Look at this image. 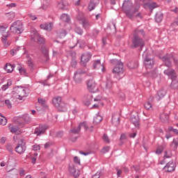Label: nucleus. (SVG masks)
<instances>
[{"instance_id":"f257e3e1","label":"nucleus","mask_w":178,"mask_h":178,"mask_svg":"<svg viewBox=\"0 0 178 178\" xmlns=\"http://www.w3.org/2000/svg\"><path fill=\"white\" fill-rule=\"evenodd\" d=\"M113 65H115L113 72L115 74V77L118 80H120L122 77H124V70H123V63L118 59L111 60Z\"/></svg>"},{"instance_id":"f03ea898","label":"nucleus","mask_w":178,"mask_h":178,"mask_svg":"<svg viewBox=\"0 0 178 178\" xmlns=\"http://www.w3.org/2000/svg\"><path fill=\"white\" fill-rule=\"evenodd\" d=\"M131 3H130L129 1H124L122 5V10L123 12L128 16V17H130V19H133L134 17V15L138 12V9L140 8V6H138L136 7H131L129 8L127 7V5H131Z\"/></svg>"},{"instance_id":"7ed1b4c3","label":"nucleus","mask_w":178,"mask_h":178,"mask_svg":"<svg viewBox=\"0 0 178 178\" xmlns=\"http://www.w3.org/2000/svg\"><path fill=\"white\" fill-rule=\"evenodd\" d=\"M13 93L14 95L18 94V95H15V97L17 99L22 101V99L25 98V97H28V95L30 94V90L27 88L17 86L14 89Z\"/></svg>"},{"instance_id":"20e7f679","label":"nucleus","mask_w":178,"mask_h":178,"mask_svg":"<svg viewBox=\"0 0 178 178\" xmlns=\"http://www.w3.org/2000/svg\"><path fill=\"white\" fill-rule=\"evenodd\" d=\"M52 102L54 106H56L60 112H66L67 111L66 104L62 101V97L60 96H57L53 98Z\"/></svg>"},{"instance_id":"39448f33","label":"nucleus","mask_w":178,"mask_h":178,"mask_svg":"<svg viewBox=\"0 0 178 178\" xmlns=\"http://www.w3.org/2000/svg\"><path fill=\"white\" fill-rule=\"evenodd\" d=\"M147 54V52L145 51L143 54V63L146 69H152V67H154V65H155V61L153 58L149 57Z\"/></svg>"},{"instance_id":"423d86ee","label":"nucleus","mask_w":178,"mask_h":178,"mask_svg":"<svg viewBox=\"0 0 178 178\" xmlns=\"http://www.w3.org/2000/svg\"><path fill=\"white\" fill-rule=\"evenodd\" d=\"M10 30L15 34H22V32L24 31L23 29V24L20 21L15 22L10 27Z\"/></svg>"},{"instance_id":"0eeeda50","label":"nucleus","mask_w":178,"mask_h":178,"mask_svg":"<svg viewBox=\"0 0 178 178\" xmlns=\"http://www.w3.org/2000/svg\"><path fill=\"white\" fill-rule=\"evenodd\" d=\"M32 35L33 36L31 40L35 42H38L40 45H42L45 44V39L41 36V35L38 34V31L34 29L32 31Z\"/></svg>"},{"instance_id":"6e6552de","label":"nucleus","mask_w":178,"mask_h":178,"mask_svg":"<svg viewBox=\"0 0 178 178\" xmlns=\"http://www.w3.org/2000/svg\"><path fill=\"white\" fill-rule=\"evenodd\" d=\"M132 44L134 48H138V47L143 48V47L145 45L144 40L137 35H134V38L132 40Z\"/></svg>"},{"instance_id":"1a4fd4ad","label":"nucleus","mask_w":178,"mask_h":178,"mask_svg":"<svg viewBox=\"0 0 178 178\" xmlns=\"http://www.w3.org/2000/svg\"><path fill=\"white\" fill-rule=\"evenodd\" d=\"M48 130V125L44 124H40L39 127H36L34 131V134H36L37 136H41V134H44L45 131Z\"/></svg>"},{"instance_id":"9d476101","label":"nucleus","mask_w":178,"mask_h":178,"mask_svg":"<svg viewBox=\"0 0 178 178\" xmlns=\"http://www.w3.org/2000/svg\"><path fill=\"white\" fill-rule=\"evenodd\" d=\"M87 87L90 92H95L97 91V83L94 79H90L87 81Z\"/></svg>"},{"instance_id":"9b49d317","label":"nucleus","mask_w":178,"mask_h":178,"mask_svg":"<svg viewBox=\"0 0 178 178\" xmlns=\"http://www.w3.org/2000/svg\"><path fill=\"white\" fill-rule=\"evenodd\" d=\"M80 129H84V130H88V126L87 125V122H81L79 127L77 128H74L72 130H71V132L74 134H78V133H80Z\"/></svg>"},{"instance_id":"f8f14e48","label":"nucleus","mask_w":178,"mask_h":178,"mask_svg":"<svg viewBox=\"0 0 178 178\" xmlns=\"http://www.w3.org/2000/svg\"><path fill=\"white\" fill-rule=\"evenodd\" d=\"M175 169L176 163H175L173 161H169L164 167V170L170 173H172V172H175Z\"/></svg>"},{"instance_id":"ddd939ff","label":"nucleus","mask_w":178,"mask_h":178,"mask_svg":"<svg viewBox=\"0 0 178 178\" xmlns=\"http://www.w3.org/2000/svg\"><path fill=\"white\" fill-rule=\"evenodd\" d=\"M84 72L81 70H78L75 73L74 76V79L76 81V83H81V74H83Z\"/></svg>"},{"instance_id":"4468645a","label":"nucleus","mask_w":178,"mask_h":178,"mask_svg":"<svg viewBox=\"0 0 178 178\" xmlns=\"http://www.w3.org/2000/svg\"><path fill=\"white\" fill-rule=\"evenodd\" d=\"M69 172L70 174L72 175V176H74V177H79V176H80V171H79V170H76V168H74V166H70L69 168Z\"/></svg>"},{"instance_id":"2eb2a0df","label":"nucleus","mask_w":178,"mask_h":178,"mask_svg":"<svg viewBox=\"0 0 178 178\" xmlns=\"http://www.w3.org/2000/svg\"><path fill=\"white\" fill-rule=\"evenodd\" d=\"M94 69H102V72L104 73L105 72V67L101 64V60H95L93 63Z\"/></svg>"},{"instance_id":"dca6fc26","label":"nucleus","mask_w":178,"mask_h":178,"mask_svg":"<svg viewBox=\"0 0 178 178\" xmlns=\"http://www.w3.org/2000/svg\"><path fill=\"white\" fill-rule=\"evenodd\" d=\"M91 59V54L90 53H85L82 54L81 57V63L84 65V63H87L88 60Z\"/></svg>"},{"instance_id":"f3484780","label":"nucleus","mask_w":178,"mask_h":178,"mask_svg":"<svg viewBox=\"0 0 178 178\" xmlns=\"http://www.w3.org/2000/svg\"><path fill=\"white\" fill-rule=\"evenodd\" d=\"M41 52L42 55L44 56L46 61L47 62V60L49 59V50L47 49V47L42 46Z\"/></svg>"},{"instance_id":"a211bd4d","label":"nucleus","mask_w":178,"mask_h":178,"mask_svg":"<svg viewBox=\"0 0 178 178\" xmlns=\"http://www.w3.org/2000/svg\"><path fill=\"white\" fill-rule=\"evenodd\" d=\"M40 27L42 30H46V31H51L54 26L52 22H50L49 24H40Z\"/></svg>"},{"instance_id":"6ab92c4d","label":"nucleus","mask_w":178,"mask_h":178,"mask_svg":"<svg viewBox=\"0 0 178 178\" xmlns=\"http://www.w3.org/2000/svg\"><path fill=\"white\" fill-rule=\"evenodd\" d=\"M131 122L136 129H140V118H138V116H132Z\"/></svg>"},{"instance_id":"aec40b11","label":"nucleus","mask_w":178,"mask_h":178,"mask_svg":"<svg viewBox=\"0 0 178 178\" xmlns=\"http://www.w3.org/2000/svg\"><path fill=\"white\" fill-rule=\"evenodd\" d=\"M78 20L79 21V23L81 24H82V26H83V29H85V30H87V29H90V27L91 26V24L88 21H87L84 19H80V18H78Z\"/></svg>"},{"instance_id":"412c9836","label":"nucleus","mask_w":178,"mask_h":178,"mask_svg":"<svg viewBox=\"0 0 178 178\" xmlns=\"http://www.w3.org/2000/svg\"><path fill=\"white\" fill-rule=\"evenodd\" d=\"M111 122L114 126H118L119 123H120V116H119V114L113 115Z\"/></svg>"},{"instance_id":"4be33fe9","label":"nucleus","mask_w":178,"mask_h":178,"mask_svg":"<svg viewBox=\"0 0 178 178\" xmlns=\"http://www.w3.org/2000/svg\"><path fill=\"white\" fill-rule=\"evenodd\" d=\"M165 95H166V90H165L164 89H161L157 92L156 98L157 101H161V99H162V98H163Z\"/></svg>"},{"instance_id":"5701e85b","label":"nucleus","mask_w":178,"mask_h":178,"mask_svg":"<svg viewBox=\"0 0 178 178\" xmlns=\"http://www.w3.org/2000/svg\"><path fill=\"white\" fill-rule=\"evenodd\" d=\"M164 74H166L167 76H168V77H170V79L172 80L175 79V77H176V74L175 73V70H165L164 71Z\"/></svg>"},{"instance_id":"b1692460","label":"nucleus","mask_w":178,"mask_h":178,"mask_svg":"<svg viewBox=\"0 0 178 178\" xmlns=\"http://www.w3.org/2000/svg\"><path fill=\"white\" fill-rule=\"evenodd\" d=\"M92 102V95H88L85 96L83 102L86 106H88L89 105H91V102Z\"/></svg>"},{"instance_id":"393cba45","label":"nucleus","mask_w":178,"mask_h":178,"mask_svg":"<svg viewBox=\"0 0 178 178\" xmlns=\"http://www.w3.org/2000/svg\"><path fill=\"white\" fill-rule=\"evenodd\" d=\"M26 146H16L15 152L22 155V154H24L26 152Z\"/></svg>"},{"instance_id":"a878e982","label":"nucleus","mask_w":178,"mask_h":178,"mask_svg":"<svg viewBox=\"0 0 178 178\" xmlns=\"http://www.w3.org/2000/svg\"><path fill=\"white\" fill-rule=\"evenodd\" d=\"M127 67L129 69H136L138 67V62L137 61H131L127 63Z\"/></svg>"},{"instance_id":"bb28decb","label":"nucleus","mask_w":178,"mask_h":178,"mask_svg":"<svg viewBox=\"0 0 178 178\" xmlns=\"http://www.w3.org/2000/svg\"><path fill=\"white\" fill-rule=\"evenodd\" d=\"M52 0H44V3L42 6V9H44V10H47L48 8L51 7V2Z\"/></svg>"},{"instance_id":"cd10ccee","label":"nucleus","mask_w":178,"mask_h":178,"mask_svg":"<svg viewBox=\"0 0 178 178\" xmlns=\"http://www.w3.org/2000/svg\"><path fill=\"white\" fill-rule=\"evenodd\" d=\"M8 123V120L5 116L2 115V114L0 113V124H2V126L6 125Z\"/></svg>"},{"instance_id":"c85d7f7f","label":"nucleus","mask_w":178,"mask_h":178,"mask_svg":"<svg viewBox=\"0 0 178 178\" xmlns=\"http://www.w3.org/2000/svg\"><path fill=\"white\" fill-rule=\"evenodd\" d=\"M93 122L96 124H98V123H101V122H102V116L99 115H96L95 117H94Z\"/></svg>"},{"instance_id":"c756f323","label":"nucleus","mask_w":178,"mask_h":178,"mask_svg":"<svg viewBox=\"0 0 178 178\" xmlns=\"http://www.w3.org/2000/svg\"><path fill=\"white\" fill-rule=\"evenodd\" d=\"M4 69L7 72V73H12V72H13V65L7 63Z\"/></svg>"},{"instance_id":"7c9ffc66","label":"nucleus","mask_w":178,"mask_h":178,"mask_svg":"<svg viewBox=\"0 0 178 178\" xmlns=\"http://www.w3.org/2000/svg\"><path fill=\"white\" fill-rule=\"evenodd\" d=\"M170 87H171V88H172V90H177V88H178V81L172 79Z\"/></svg>"},{"instance_id":"2f4dec72","label":"nucleus","mask_w":178,"mask_h":178,"mask_svg":"<svg viewBox=\"0 0 178 178\" xmlns=\"http://www.w3.org/2000/svg\"><path fill=\"white\" fill-rule=\"evenodd\" d=\"M162 19H163V15L162 14H156L155 20L157 23H161V22H162Z\"/></svg>"},{"instance_id":"473e14b6","label":"nucleus","mask_w":178,"mask_h":178,"mask_svg":"<svg viewBox=\"0 0 178 178\" xmlns=\"http://www.w3.org/2000/svg\"><path fill=\"white\" fill-rule=\"evenodd\" d=\"M178 146V138L176 139H174L172 143L170 145L171 148H172V149H176V148H177Z\"/></svg>"},{"instance_id":"72a5a7b5","label":"nucleus","mask_w":178,"mask_h":178,"mask_svg":"<svg viewBox=\"0 0 178 178\" xmlns=\"http://www.w3.org/2000/svg\"><path fill=\"white\" fill-rule=\"evenodd\" d=\"M23 119H24L25 123L29 124L31 122V117H30V115H29V114L24 115Z\"/></svg>"},{"instance_id":"f704fd0d","label":"nucleus","mask_w":178,"mask_h":178,"mask_svg":"<svg viewBox=\"0 0 178 178\" xmlns=\"http://www.w3.org/2000/svg\"><path fill=\"white\" fill-rule=\"evenodd\" d=\"M163 62H164L165 66H167V67H170V66H172V63L170 62V58L164 57Z\"/></svg>"},{"instance_id":"c9c22d12","label":"nucleus","mask_w":178,"mask_h":178,"mask_svg":"<svg viewBox=\"0 0 178 178\" xmlns=\"http://www.w3.org/2000/svg\"><path fill=\"white\" fill-rule=\"evenodd\" d=\"M39 104H41V105L43 106V108H48V106L47 105V101L44 99L39 98L38 99Z\"/></svg>"},{"instance_id":"e433bc0d","label":"nucleus","mask_w":178,"mask_h":178,"mask_svg":"<svg viewBox=\"0 0 178 178\" xmlns=\"http://www.w3.org/2000/svg\"><path fill=\"white\" fill-rule=\"evenodd\" d=\"M17 146H26V143H24V138L23 137L18 138V143Z\"/></svg>"},{"instance_id":"4c0bfd02","label":"nucleus","mask_w":178,"mask_h":178,"mask_svg":"<svg viewBox=\"0 0 178 178\" xmlns=\"http://www.w3.org/2000/svg\"><path fill=\"white\" fill-rule=\"evenodd\" d=\"M8 127L10 133L15 134L17 132V127L12 126V124H10Z\"/></svg>"},{"instance_id":"58836bf2","label":"nucleus","mask_w":178,"mask_h":178,"mask_svg":"<svg viewBox=\"0 0 178 178\" xmlns=\"http://www.w3.org/2000/svg\"><path fill=\"white\" fill-rule=\"evenodd\" d=\"M111 88H112V81H108L106 84V91L111 92Z\"/></svg>"},{"instance_id":"ea45409f","label":"nucleus","mask_w":178,"mask_h":178,"mask_svg":"<svg viewBox=\"0 0 178 178\" xmlns=\"http://www.w3.org/2000/svg\"><path fill=\"white\" fill-rule=\"evenodd\" d=\"M74 31L75 33H76V34H79V35H83V29H81V28L76 26L74 29Z\"/></svg>"},{"instance_id":"a19ab883","label":"nucleus","mask_w":178,"mask_h":178,"mask_svg":"<svg viewBox=\"0 0 178 178\" xmlns=\"http://www.w3.org/2000/svg\"><path fill=\"white\" fill-rule=\"evenodd\" d=\"M88 9H89V10H90V12H91V10H94L95 9V3L91 1V2L89 3Z\"/></svg>"},{"instance_id":"79ce46f5","label":"nucleus","mask_w":178,"mask_h":178,"mask_svg":"<svg viewBox=\"0 0 178 178\" xmlns=\"http://www.w3.org/2000/svg\"><path fill=\"white\" fill-rule=\"evenodd\" d=\"M10 86H12V82H8L6 84L3 85L2 86V90L3 91H6V90H8V87H10Z\"/></svg>"},{"instance_id":"37998d69","label":"nucleus","mask_w":178,"mask_h":178,"mask_svg":"<svg viewBox=\"0 0 178 178\" xmlns=\"http://www.w3.org/2000/svg\"><path fill=\"white\" fill-rule=\"evenodd\" d=\"M60 20H62V22H65V23H67V14L61 15Z\"/></svg>"},{"instance_id":"c03bdc74","label":"nucleus","mask_w":178,"mask_h":178,"mask_svg":"<svg viewBox=\"0 0 178 178\" xmlns=\"http://www.w3.org/2000/svg\"><path fill=\"white\" fill-rule=\"evenodd\" d=\"M149 9H155V8H158V4L156 3L153 2L148 4Z\"/></svg>"},{"instance_id":"a18cd8bd","label":"nucleus","mask_w":178,"mask_h":178,"mask_svg":"<svg viewBox=\"0 0 178 178\" xmlns=\"http://www.w3.org/2000/svg\"><path fill=\"white\" fill-rule=\"evenodd\" d=\"M6 149L8 151V152H10V154L13 155V148H12V145H6Z\"/></svg>"},{"instance_id":"49530a36","label":"nucleus","mask_w":178,"mask_h":178,"mask_svg":"<svg viewBox=\"0 0 178 178\" xmlns=\"http://www.w3.org/2000/svg\"><path fill=\"white\" fill-rule=\"evenodd\" d=\"M145 109H151V108H152V104H151V103L149 102H147L144 105Z\"/></svg>"},{"instance_id":"de8ad7c7","label":"nucleus","mask_w":178,"mask_h":178,"mask_svg":"<svg viewBox=\"0 0 178 178\" xmlns=\"http://www.w3.org/2000/svg\"><path fill=\"white\" fill-rule=\"evenodd\" d=\"M111 149V147L109 146H106L105 147H104L102 150V152L103 154H106V152H109V150Z\"/></svg>"},{"instance_id":"09e8293b","label":"nucleus","mask_w":178,"mask_h":178,"mask_svg":"<svg viewBox=\"0 0 178 178\" xmlns=\"http://www.w3.org/2000/svg\"><path fill=\"white\" fill-rule=\"evenodd\" d=\"M5 104L6 105V106H8V108L9 109H10V108H12V103H10V99H6L5 100Z\"/></svg>"},{"instance_id":"8fccbe9b","label":"nucleus","mask_w":178,"mask_h":178,"mask_svg":"<svg viewBox=\"0 0 178 178\" xmlns=\"http://www.w3.org/2000/svg\"><path fill=\"white\" fill-rule=\"evenodd\" d=\"M74 163H76V165H81V161L80 159L77 156H74Z\"/></svg>"},{"instance_id":"3c124183","label":"nucleus","mask_w":178,"mask_h":178,"mask_svg":"<svg viewBox=\"0 0 178 178\" xmlns=\"http://www.w3.org/2000/svg\"><path fill=\"white\" fill-rule=\"evenodd\" d=\"M72 115H74V116L71 117L70 115H69V119H74L76 115H77V110L76 109L72 110Z\"/></svg>"},{"instance_id":"603ef678","label":"nucleus","mask_w":178,"mask_h":178,"mask_svg":"<svg viewBox=\"0 0 178 178\" xmlns=\"http://www.w3.org/2000/svg\"><path fill=\"white\" fill-rule=\"evenodd\" d=\"M163 116H164V115H161L160 116V119H161V122H168V119H169V116H168V115H166V116H165V119H163Z\"/></svg>"},{"instance_id":"864d4df0","label":"nucleus","mask_w":178,"mask_h":178,"mask_svg":"<svg viewBox=\"0 0 178 178\" xmlns=\"http://www.w3.org/2000/svg\"><path fill=\"white\" fill-rule=\"evenodd\" d=\"M17 51H19V48L13 49L10 51V53L13 56H15V54H16V52H17Z\"/></svg>"},{"instance_id":"5fc2aeb1","label":"nucleus","mask_w":178,"mask_h":178,"mask_svg":"<svg viewBox=\"0 0 178 178\" xmlns=\"http://www.w3.org/2000/svg\"><path fill=\"white\" fill-rule=\"evenodd\" d=\"M103 140L105 141V143H110L109 137H108L107 134H104L103 136Z\"/></svg>"},{"instance_id":"6e6d98bb","label":"nucleus","mask_w":178,"mask_h":178,"mask_svg":"<svg viewBox=\"0 0 178 178\" xmlns=\"http://www.w3.org/2000/svg\"><path fill=\"white\" fill-rule=\"evenodd\" d=\"M33 151H40L41 147L40 146V145H34L33 146Z\"/></svg>"},{"instance_id":"4d7b16f0","label":"nucleus","mask_w":178,"mask_h":178,"mask_svg":"<svg viewBox=\"0 0 178 178\" xmlns=\"http://www.w3.org/2000/svg\"><path fill=\"white\" fill-rule=\"evenodd\" d=\"M63 136H65V133L63 132V131H60L57 132V137L61 138V137H63Z\"/></svg>"},{"instance_id":"13d9d810","label":"nucleus","mask_w":178,"mask_h":178,"mask_svg":"<svg viewBox=\"0 0 178 178\" xmlns=\"http://www.w3.org/2000/svg\"><path fill=\"white\" fill-rule=\"evenodd\" d=\"M28 16L31 20H37V17L33 14H29Z\"/></svg>"},{"instance_id":"bf43d9fd","label":"nucleus","mask_w":178,"mask_h":178,"mask_svg":"<svg viewBox=\"0 0 178 178\" xmlns=\"http://www.w3.org/2000/svg\"><path fill=\"white\" fill-rule=\"evenodd\" d=\"M27 65L28 66H29V67H31V68H33V67L34 66V64L33 63V61H31V60H27Z\"/></svg>"},{"instance_id":"052dcab7","label":"nucleus","mask_w":178,"mask_h":178,"mask_svg":"<svg viewBox=\"0 0 178 178\" xmlns=\"http://www.w3.org/2000/svg\"><path fill=\"white\" fill-rule=\"evenodd\" d=\"M101 177V172H97L95 175H94L92 178H99Z\"/></svg>"},{"instance_id":"680f3d73","label":"nucleus","mask_w":178,"mask_h":178,"mask_svg":"<svg viewBox=\"0 0 178 178\" xmlns=\"http://www.w3.org/2000/svg\"><path fill=\"white\" fill-rule=\"evenodd\" d=\"M170 154H168V152H165L164 159H168L170 158Z\"/></svg>"},{"instance_id":"e2e57ef3","label":"nucleus","mask_w":178,"mask_h":178,"mask_svg":"<svg viewBox=\"0 0 178 178\" xmlns=\"http://www.w3.org/2000/svg\"><path fill=\"white\" fill-rule=\"evenodd\" d=\"M116 171H117V176H118V177H120V176L122 175V170L118 169V168H116Z\"/></svg>"},{"instance_id":"0e129e2a","label":"nucleus","mask_w":178,"mask_h":178,"mask_svg":"<svg viewBox=\"0 0 178 178\" xmlns=\"http://www.w3.org/2000/svg\"><path fill=\"white\" fill-rule=\"evenodd\" d=\"M0 141L1 144H5V143H6V137H2Z\"/></svg>"},{"instance_id":"69168bd1","label":"nucleus","mask_w":178,"mask_h":178,"mask_svg":"<svg viewBox=\"0 0 178 178\" xmlns=\"http://www.w3.org/2000/svg\"><path fill=\"white\" fill-rule=\"evenodd\" d=\"M6 28H5L3 26H0V33H3V31H6Z\"/></svg>"},{"instance_id":"338daca9","label":"nucleus","mask_w":178,"mask_h":178,"mask_svg":"<svg viewBox=\"0 0 178 178\" xmlns=\"http://www.w3.org/2000/svg\"><path fill=\"white\" fill-rule=\"evenodd\" d=\"M172 137V134L170 133H167L165 135V138H167V140H169V138H171Z\"/></svg>"},{"instance_id":"774afa93","label":"nucleus","mask_w":178,"mask_h":178,"mask_svg":"<svg viewBox=\"0 0 178 178\" xmlns=\"http://www.w3.org/2000/svg\"><path fill=\"white\" fill-rule=\"evenodd\" d=\"M156 154L157 155H159L160 154H162V149H157L156 150Z\"/></svg>"}]
</instances>
